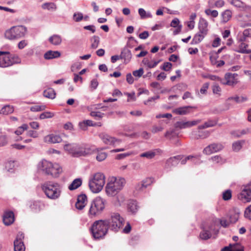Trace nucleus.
<instances>
[{"mask_svg":"<svg viewBox=\"0 0 251 251\" xmlns=\"http://www.w3.org/2000/svg\"><path fill=\"white\" fill-rule=\"evenodd\" d=\"M49 41L54 46H58L62 42V38L59 35L53 34L49 38Z\"/></svg>","mask_w":251,"mask_h":251,"instance_id":"28","label":"nucleus"},{"mask_svg":"<svg viewBox=\"0 0 251 251\" xmlns=\"http://www.w3.org/2000/svg\"><path fill=\"white\" fill-rule=\"evenodd\" d=\"M5 167L8 172H12V170L15 167L14 161H9L6 162Z\"/></svg>","mask_w":251,"mask_h":251,"instance_id":"48","label":"nucleus"},{"mask_svg":"<svg viewBox=\"0 0 251 251\" xmlns=\"http://www.w3.org/2000/svg\"><path fill=\"white\" fill-rule=\"evenodd\" d=\"M239 217V215L238 213H235L233 215L230 216V221L232 223H236Z\"/></svg>","mask_w":251,"mask_h":251,"instance_id":"62","label":"nucleus"},{"mask_svg":"<svg viewBox=\"0 0 251 251\" xmlns=\"http://www.w3.org/2000/svg\"><path fill=\"white\" fill-rule=\"evenodd\" d=\"M206 35V34L200 33V32L199 31L194 35L192 40L191 41V44L194 45L200 43L202 41Z\"/></svg>","mask_w":251,"mask_h":251,"instance_id":"30","label":"nucleus"},{"mask_svg":"<svg viewBox=\"0 0 251 251\" xmlns=\"http://www.w3.org/2000/svg\"><path fill=\"white\" fill-rule=\"evenodd\" d=\"M231 3L237 7H246L248 8H251V6H247L243 2L240 0H232Z\"/></svg>","mask_w":251,"mask_h":251,"instance_id":"43","label":"nucleus"},{"mask_svg":"<svg viewBox=\"0 0 251 251\" xmlns=\"http://www.w3.org/2000/svg\"><path fill=\"white\" fill-rule=\"evenodd\" d=\"M10 61L12 62V65L14 64H18L20 63L21 60L17 55H13L10 54Z\"/></svg>","mask_w":251,"mask_h":251,"instance_id":"59","label":"nucleus"},{"mask_svg":"<svg viewBox=\"0 0 251 251\" xmlns=\"http://www.w3.org/2000/svg\"><path fill=\"white\" fill-rule=\"evenodd\" d=\"M31 210L34 212H38L40 211L41 204L39 202L34 201L30 205Z\"/></svg>","mask_w":251,"mask_h":251,"instance_id":"45","label":"nucleus"},{"mask_svg":"<svg viewBox=\"0 0 251 251\" xmlns=\"http://www.w3.org/2000/svg\"><path fill=\"white\" fill-rule=\"evenodd\" d=\"M103 148L100 149H92L91 148V151H92L91 153L94 152L97 153V155L96 156V159L99 162L102 161L105 159L107 157V154L105 152H102L101 151L103 150Z\"/></svg>","mask_w":251,"mask_h":251,"instance_id":"24","label":"nucleus"},{"mask_svg":"<svg viewBox=\"0 0 251 251\" xmlns=\"http://www.w3.org/2000/svg\"><path fill=\"white\" fill-rule=\"evenodd\" d=\"M201 122V120H196L193 121H186L182 120L180 121L176 122L175 124V127L179 129H184L189 128L194 126L196 125Z\"/></svg>","mask_w":251,"mask_h":251,"instance_id":"15","label":"nucleus"},{"mask_svg":"<svg viewBox=\"0 0 251 251\" xmlns=\"http://www.w3.org/2000/svg\"><path fill=\"white\" fill-rule=\"evenodd\" d=\"M209 87V83H204L201 88L200 89V93L202 94H205L208 88Z\"/></svg>","mask_w":251,"mask_h":251,"instance_id":"64","label":"nucleus"},{"mask_svg":"<svg viewBox=\"0 0 251 251\" xmlns=\"http://www.w3.org/2000/svg\"><path fill=\"white\" fill-rule=\"evenodd\" d=\"M211 227L209 229L203 228L202 231L200 234V237L203 240H207L211 237V233L210 231Z\"/></svg>","mask_w":251,"mask_h":251,"instance_id":"33","label":"nucleus"},{"mask_svg":"<svg viewBox=\"0 0 251 251\" xmlns=\"http://www.w3.org/2000/svg\"><path fill=\"white\" fill-rule=\"evenodd\" d=\"M73 19L76 22H78L83 19V16L82 13H75L73 15Z\"/></svg>","mask_w":251,"mask_h":251,"instance_id":"51","label":"nucleus"},{"mask_svg":"<svg viewBox=\"0 0 251 251\" xmlns=\"http://www.w3.org/2000/svg\"><path fill=\"white\" fill-rule=\"evenodd\" d=\"M64 149L74 157L85 156L92 152L91 148L76 143L66 144L64 146Z\"/></svg>","mask_w":251,"mask_h":251,"instance_id":"1","label":"nucleus"},{"mask_svg":"<svg viewBox=\"0 0 251 251\" xmlns=\"http://www.w3.org/2000/svg\"><path fill=\"white\" fill-rule=\"evenodd\" d=\"M126 180L123 177H111L105 186V192L109 196H115L123 188Z\"/></svg>","mask_w":251,"mask_h":251,"instance_id":"3","label":"nucleus"},{"mask_svg":"<svg viewBox=\"0 0 251 251\" xmlns=\"http://www.w3.org/2000/svg\"><path fill=\"white\" fill-rule=\"evenodd\" d=\"M196 106H185L176 108L173 110V112L176 114L184 115L188 114L192 112L193 109H196Z\"/></svg>","mask_w":251,"mask_h":251,"instance_id":"17","label":"nucleus"},{"mask_svg":"<svg viewBox=\"0 0 251 251\" xmlns=\"http://www.w3.org/2000/svg\"><path fill=\"white\" fill-rule=\"evenodd\" d=\"M121 59L124 60V63L127 64L132 58L131 51L126 47H125L121 51L120 54Z\"/></svg>","mask_w":251,"mask_h":251,"instance_id":"21","label":"nucleus"},{"mask_svg":"<svg viewBox=\"0 0 251 251\" xmlns=\"http://www.w3.org/2000/svg\"><path fill=\"white\" fill-rule=\"evenodd\" d=\"M128 210L132 214H135L138 210L139 206L135 201H130L128 203Z\"/></svg>","mask_w":251,"mask_h":251,"instance_id":"31","label":"nucleus"},{"mask_svg":"<svg viewBox=\"0 0 251 251\" xmlns=\"http://www.w3.org/2000/svg\"><path fill=\"white\" fill-rule=\"evenodd\" d=\"M60 55L61 53L58 51L49 50L44 54V57L46 59L50 60L58 58Z\"/></svg>","mask_w":251,"mask_h":251,"instance_id":"27","label":"nucleus"},{"mask_svg":"<svg viewBox=\"0 0 251 251\" xmlns=\"http://www.w3.org/2000/svg\"><path fill=\"white\" fill-rule=\"evenodd\" d=\"M82 180L81 178H75L72 181L71 184L69 186L68 188L71 191L75 190L82 185Z\"/></svg>","mask_w":251,"mask_h":251,"instance_id":"29","label":"nucleus"},{"mask_svg":"<svg viewBox=\"0 0 251 251\" xmlns=\"http://www.w3.org/2000/svg\"><path fill=\"white\" fill-rule=\"evenodd\" d=\"M232 251H244V247L239 243H236L231 245Z\"/></svg>","mask_w":251,"mask_h":251,"instance_id":"49","label":"nucleus"},{"mask_svg":"<svg viewBox=\"0 0 251 251\" xmlns=\"http://www.w3.org/2000/svg\"><path fill=\"white\" fill-rule=\"evenodd\" d=\"M87 200V196L85 194H81L77 197V201L75 203V207L79 209H82L86 204Z\"/></svg>","mask_w":251,"mask_h":251,"instance_id":"22","label":"nucleus"},{"mask_svg":"<svg viewBox=\"0 0 251 251\" xmlns=\"http://www.w3.org/2000/svg\"><path fill=\"white\" fill-rule=\"evenodd\" d=\"M176 136V133L174 129L167 131L165 134V137L170 140L173 139Z\"/></svg>","mask_w":251,"mask_h":251,"instance_id":"47","label":"nucleus"},{"mask_svg":"<svg viewBox=\"0 0 251 251\" xmlns=\"http://www.w3.org/2000/svg\"><path fill=\"white\" fill-rule=\"evenodd\" d=\"M10 54L6 51H0V67L5 68L12 65Z\"/></svg>","mask_w":251,"mask_h":251,"instance_id":"12","label":"nucleus"},{"mask_svg":"<svg viewBox=\"0 0 251 251\" xmlns=\"http://www.w3.org/2000/svg\"><path fill=\"white\" fill-rule=\"evenodd\" d=\"M100 138L103 143L107 145H113L116 147L121 142V140L116 139L108 134L102 133L100 135Z\"/></svg>","mask_w":251,"mask_h":251,"instance_id":"13","label":"nucleus"},{"mask_svg":"<svg viewBox=\"0 0 251 251\" xmlns=\"http://www.w3.org/2000/svg\"><path fill=\"white\" fill-rule=\"evenodd\" d=\"M181 159L182 156L181 155H176L170 157L165 162V169L170 170L172 167L176 166Z\"/></svg>","mask_w":251,"mask_h":251,"instance_id":"16","label":"nucleus"},{"mask_svg":"<svg viewBox=\"0 0 251 251\" xmlns=\"http://www.w3.org/2000/svg\"><path fill=\"white\" fill-rule=\"evenodd\" d=\"M142 62L144 65L147 66L149 68H153L157 65L159 61H154L153 63H151L149 60V59L144 58Z\"/></svg>","mask_w":251,"mask_h":251,"instance_id":"44","label":"nucleus"},{"mask_svg":"<svg viewBox=\"0 0 251 251\" xmlns=\"http://www.w3.org/2000/svg\"><path fill=\"white\" fill-rule=\"evenodd\" d=\"M105 184V176L101 173H97L89 179V187L94 193L101 191Z\"/></svg>","mask_w":251,"mask_h":251,"instance_id":"5","label":"nucleus"},{"mask_svg":"<svg viewBox=\"0 0 251 251\" xmlns=\"http://www.w3.org/2000/svg\"><path fill=\"white\" fill-rule=\"evenodd\" d=\"M42 189L48 198L52 200L58 199L61 194V187L59 183L48 181L42 186Z\"/></svg>","mask_w":251,"mask_h":251,"instance_id":"4","label":"nucleus"},{"mask_svg":"<svg viewBox=\"0 0 251 251\" xmlns=\"http://www.w3.org/2000/svg\"><path fill=\"white\" fill-rule=\"evenodd\" d=\"M53 116V114L50 112H45L40 114V119H44L46 118H50L52 117Z\"/></svg>","mask_w":251,"mask_h":251,"instance_id":"57","label":"nucleus"},{"mask_svg":"<svg viewBox=\"0 0 251 251\" xmlns=\"http://www.w3.org/2000/svg\"><path fill=\"white\" fill-rule=\"evenodd\" d=\"M43 95L46 98L54 99L55 98L56 93L54 89L49 88L44 91Z\"/></svg>","mask_w":251,"mask_h":251,"instance_id":"35","label":"nucleus"},{"mask_svg":"<svg viewBox=\"0 0 251 251\" xmlns=\"http://www.w3.org/2000/svg\"><path fill=\"white\" fill-rule=\"evenodd\" d=\"M108 228L115 232L119 231L122 227L124 223V219L120 216L118 213H111L110 218L105 220Z\"/></svg>","mask_w":251,"mask_h":251,"instance_id":"8","label":"nucleus"},{"mask_svg":"<svg viewBox=\"0 0 251 251\" xmlns=\"http://www.w3.org/2000/svg\"><path fill=\"white\" fill-rule=\"evenodd\" d=\"M8 143V139L6 135H0V147L6 146Z\"/></svg>","mask_w":251,"mask_h":251,"instance_id":"55","label":"nucleus"},{"mask_svg":"<svg viewBox=\"0 0 251 251\" xmlns=\"http://www.w3.org/2000/svg\"><path fill=\"white\" fill-rule=\"evenodd\" d=\"M45 109L44 105H34L31 106L30 108V110L33 112H38L44 110Z\"/></svg>","mask_w":251,"mask_h":251,"instance_id":"53","label":"nucleus"},{"mask_svg":"<svg viewBox=\"0 0 251 251\" xmlns=\"http://www.w3.org/2000/svg\"><path fill=\"white\" fill-rule=\"evenodd\" d=\"M107 223L105 220H100L93 223L90 230L95 239L101 238L106 235L109 228Z\"/></svg>","mask_w":251,"mask_h":251,"instance_id":"6","label":"nucleus"},{"mask_svg":"<svg viewBox=\"0 0 251 251\" xmlns=\"http://www.w3.org/2000/svg\"><path fill=\"white\" fill-rule=\"evenodd\" d=\"M224 146L220 143H213L205 147L203 150V153L206 154L221 151Z\"/></svg>","mask_w":251,"mask_h":251,"instance_id":"14","label":"nucleus"},{"mask_svg":"<svg viewBox=\"0 0 251 251\" xmlns=\"http://www.w3.org/2000/svg\"><path fill=\"white\" fill-rule=\"evenodd\" d=\"M162 152V151L160 149H155L150 150L140 154V157H145L148 159L153 158L157 154H160Z\"/></svg>","mask_w":251,"mask_h":251,"instance_id":"18","label":"nucleus"},{"mask_svg":"<svg viewBox=\"0 0 251 251\" xmlns=\"http://www.w3.org/2000/svg\"><path fill=\"white\" fill-rule=\"evenodd\" d=\"M144 73V69L142 68H140L138 70L134 71L132 72L133 75L135 77H140Z\"/></svg>","mask_w":251,"mask_h":251,"instance_id":"58","label":"nucleus"},{"mask_svg":"<svg viewBox=\"0 0 251 251\" xmlns=\"http://www.w3.org/2000/svg\"><path fill=\"white\" fill-rule=\"evenodd\" d=\"M153 182L152 178H147L141 182L138 183L135 186V190L137 191H143Z\"/></svg>","mask_w":251,"mask_h":251,"instance_id":"19","label":"nucleus"},{"mask_svg":"<svg viewBox=\"0 0 251 251\" xmlns=\"http://www.w3.org/2000/svg\"><path fill=\"white\" fill-rule=\"evenodd\" d=\"M208 22L203 18H201L198 25V28L200 33L207 34L208 33Z\"/></svg>","mask_w":251,"mask_h":251,"instance_id":"25","label":"nucleus"},{"mask_svg":"<svg viewBox=\"0 0 251 251\" xmlns=\"http://www.w3.org/2000/svg\"><path fill=\"white\" fill-rule=\"evenodd\" d=\"M91 48L93 49H97L100 44V38L98 36L94 35L91 38Z\"/></svg>","mask_w":251,"mask_h":251,"instance_id":"41","label":"nucleus"},{"mask_svg":"<svg viewBox=\"0 0 251 251\" xmlns=\"http://www.w3.org/2000/svg\"><path fill=\"white\" fill-rule=\"evenodd\" d=\"M27 31V28L24 25L13 26L6 30L5 37L10 40H17L25 36Z\"/></svg>","mask_w":251,"mask_h":251,"instance_id":"7","label":"nucleus"},{"mask_svg":"<svg viewBox=\"0 0 251 251\" xmlns=\"http://www.w3.org/2000/svg\"><path fill=\"white\" fill-rule=\"evenodd\" d=\"M14 251H25V247L23 241L15 240L14 242Z\"/></svg>","mask_w":251,"mask_h":251,"instance_id":"34","label":"nucleus"},{"mask_svg":"<svg viewBox=\"0 0 251 251\" xmlns=\"http://www.w3.org/2000/svg\"><path fill=\"white\" fill-rule=\"evenodd\" d=\"M90 115L91 116L94 117L96 120H97L103 117L104 114L99 111H92L90 113Z\"/></svg>","mask_w":251,"mask_h":251,"instance_id":"56","label":"nucleus"},{"mask_svg":"<svg viewBox=\"0 0 251 251\" xmlns=\"http://www.w3.org/2000/svg\"><path fill=\"white\" fill-rule=\"evenodd\" d=\"M105 201L101 197H97L91 202L89 210L90 216H95L100 214L105 208Z\"/></svg>","mask_w":251,"mask_h":251,"instance_id":"9","label":"nucleus"},{"mask_svg":"<svg viewBox=\"0 0 251 251\" xmlns=\"http://www.w3.org/2000/svg\"><path fill=\"white\" fill-rule=\"evenodd\" d=\"M212 91L213 93L219 94L221 91V89L217 84L215 83L212 86Z\"/></svg>","mask_w":251,"mask_h":251,"instance_id":"63","label":"nucleus"},{"mask_svg":"<svg viewBox=\"0 0 251 251\" xmlns=\"http://www.w3.org/2000/svg\"><path fill=\"white\" fill-rule=\"evenodd\" d=\"M14 112V107L10 105L3 106L0 111V114L8 115Z\"/></svg>","mask_w":251,"mask_h":251,"instance_id":"36","label":"nucleus"},{"mask_svg":"<svg viewBox=\"0 0 251 251\" xmlns=\"http://www.w3.org/2000/svg\"><path fill=\"white\" fill-rule=\"evenodd\" d=\"M28 125L27 124H23L15 131V133L18 135H21L24 132V131L28 129Z\"/></svg>","mask_w":251,"mask_h":251,"instance_id":"46","label":"nucleus"},{"mask_svg":"<svg viewBox=\"0 0 251 251\" xmlns=\"http://www.w3.org/2000/svg\"><path fill=\"white\" fill-rule=\"evenodd\" d=\"M14 214L11 211H7L4 212L3 216V222L5 225L9 226L14 222Z\"/></svg>","mask_w":251,"mask_h":251,"instance_id":"20","label":"nucleus"},{"mask_svg":"<svg viewBox=\"0 0 251 251\" xmlns=\"http://www.w3.org/2000/svg\"><path fill=\"white\" fill-rule=\"evenodd\" d=\"M38 168L43 173L53 177H57L62 172V169L58 164H53L45 159L38 163Z\"/></svg>","mask_w":251,"mask_h":251,"instance_id":"2","label":"nucleus"},{"mask_svg":"<svg viewBox=\"0 0 251 251\" xmlns=\"http://www.w3.org/2000/svg\"><path fill=\"white\" fill-rule=\"evenodd\" d=\"M244 215L246 218L251 220V205L246 209Z\"/></svg>","mask_w":251,"mask_h":251,"instance_id":"60","label":"nucleus"},{"mask_svg":"<svg viewBox=\"0 0 251 251\" xmlns=\"http://www.w3.org/2000/svg\"><path fill=\"white\" fill-rule=\"evenodd\" d=\"M231 191L230 190H226L223 193V199L225 201H228L231 198Z\"/></svg>","mask_w":251,"mask_h":251,"instance_id":"50","label":"nucleus"},{"mask_svg":"<svg viewBox=\"0 0 251 251\" xmlns=\"http://www.w3.org/2000/svg\"><path fill=\"white\" fill-rule=\"evenodd\" d=\"M232 16V12L229 10H226L222 13V22L226 23L227 22Z\"/></svg>","mask_w":251,"mask_h":251,"instance_id":"38","label":"nucleus"},{"mask_svg":"<svg viewBox=\"0 0 251 251\" xmlns=\"http://www.w3.org/2000/svg\"><path fill=\"white\" fill-rule=\"evenodd\" d=\"M200 130L201 129H198V132L200 135V136H198V137H201V139H205L209 136L210 132L208 131H201Z\"/></svg>","mask_w":251,"mask_h":251,"instance_id":"54","label":"nucleus"},{"mask_svg":"<svg viewBox=\"0 0 251 251\" xmlns=\"http://www.w3.org/2000/svg\"><path fill=\"white\" fill-rule=\"evenodd\" d=\"M42 8L50 11H55L57 9V6L54 2H46L42 5Z\"/></svg>","mask_w":251,"mask_h":251,"instance_id":"39","label":"nucleus"},{"mask_svg":"<svg viewBox=\"0 0 251 251\" xmlns=\"http://www.w3.org/2000/svg\"><path fill=\"white\" fill-rule=\"evenodd\" d=\"M210 159L216 163L223 164L224 162V161L222 159V157L219 155H215L214 156H212Z\"/></svg>","mask_w":251,"mask_h":251,"instance_id":"52","label":"nucleus"},{"mask_svg":"<svg viewBox=\"0 0 251 251\" xmlns=\"http://www.w3.org/2000/svg\"><path fill=\"white\" fill-rule=\"evenodd\" d=\"M238 76L237 74L227 73L225 75V77L221 80V83L228 86H234L238 82L236 78Z\"/></svg>","mask_w":251,"mask_h":251,"instance_id":"11","label":"nucleus"},{"mask_svg":"<svg viewBox=\"0 0 251 251\" xmlns=\"http://www.w3.org/2000/svg\"><path fill=\"white\" fill-rule=\"evenodd\" d=\"M217 122L215 120H209L204 122L203 125L198 126V129H202L208 127H213L217 125Z\"/></svg>","mask_w":251,"mask_h":251,"instance_id":"32","label":"nucleus"},{"mask_svg":"<svg viewBox=\"0 0 251 251\" xmlns=\"http://www.w3.org/2000/svg\"><path fill=\"white\" fill-rule=\"evenodd\" d=\"M191 161L192 163H197L199 161V158L196 156L193 155H189L186 157L184 159L181 160V164L184 165L186 164L187 161Z\"/></svg>","mask_w":251,"mask_h":251,"instance_id":"40","label":"nucleus"},{"mask_svg":"<svg viewBox=\"0 0 251 251\" xmlns=\"http://www.w3.org/2000/svg\"><path fill=\"white\" fill-rule=\"evenodd\" d=\"M138 13L142 19L152 17V15L150 12H147L143 8H142L138 9Z\"/></svg>","mask_w":251,"mask_h":251,"instance_id":"42","label":"nucleus"},{"mask_svg":"<svg viewBox=\"0 0 251 251\" xmlns=\"http://www.w3.org/2000/svg\"><path fill=\"white\" fill-rule=\"evenodd\" d=\"M238 199L244 202L251 201V181L241 187V191L237 195Z\"/></svg>","mask_w":251,"mask_h":251,"instance_id":"10","label":"nucleus"},{"mask_svg":"<svg viewBox=\"0 0 251 251\" xmlns=\"http://www.w3.org/2000/svg\"><path fill=\"white\" fill-rule=\"evenodd\" d=\"M61 141L62 138L58 135L51 134L44 137V141L48 143H58L61 142Z\"/></svg>","mask_w":251,"mask_h":251,"instance_id":"23","label":"nucleus"},{"mask_svg":"<svg viewBox=\"0 0 251 251\" xmlns=\"http://www.w3.org/2000/svg\"><path fill=\"white\" fill-rule=\"evenodd\" d=\"M172 67V63L170 62H165L163 64V66L161 67V69L165 71H168L171 69Z\"/></svg>","mask_w":251,"mask_h":251,"instance_id":"61","label":"nucleus"},{"mask_svg":"<svg viewBox=\"0 0 251 251\" xmlns=\"http://www.w3.org/2000/svg\"><path fill=\"white\" fill-rule=\"evenodd\" d=\"M238 49L236 50L235 51L241 53L249 54L251 53V50L247 49L249 45L245 42L238 43Z\"/></svg>","mask_w":251,"mask_h":251,"instance_id":"26","label":"nucleus"},{"mask_svg":"<svg viewBox=\"0 0 251 251\" xmlns=\"http://www.w3.org/2000/svg\"><path fill=\"white\" fill-rule=\"evenodd\" d=\"M245 142V141L244 140L233 142L232 145V150L235 152L239 151L242 148V146Z\"/></svg>","mask_w":251,"mask_h":251,"instance_id":"37","label":"nucleus"}]
</instances>
